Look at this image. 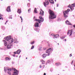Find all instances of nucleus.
<instances>
[{
  "label": "nucleus",
  "instance_id": "f257e3e1",
  "mask_svg": "<svg viewBox=\"0 0 75 75\" xmlns=\"http://www.w3.org/2000/svg\"><path fill=\"white\" fill-rule=\"evenodd\" d=\"M5 39L8 41L9 44L7 45V47H11L13 46V44H11V43H12L14 41V40L13 39H11L10 37H7L5 38Z\"/></svg>",
  "mask_w": 75,
  "mask_h": 75
},
{
  "label": "nucleus",
  "instance_id": "f03ea898",
  "mask_svg": "<svg viewBox=\"0 0 75 75\" xmlns=\"http://www.w3.org/2000/svg\"><path fill=\"white\" fill-rule=\"evenodd\" d=\"M48 13L50 14L49 16V19H54V18H55L57 17V15H55V13L54 11L49 9L48 11Z\"/></svg>",
  "mask_w": 75,
  "mask_h": 75
},
{
  "label": "nucleus",
  "instance_id": "7ed1b4c3",
  "mask_svg": "<svg viewBox=\"0 0 75 75\" xmlns=\"http://www.w3.org/2000/svg\"><path fill=\"white\" fill-rule=\"evenodd\" d=\"M39 18L40 19V20L36 19H35L36 21H38L39 23H41V22H42L43 21H44V19L42 18V16H39Z\"/></svg>",
  "mask_w": 75,
  "mask_h": 75
},
{
  "label": "nucleus",
  "instance_id": "20e7f679",
  "mask_svg": "<svg viewBox=\"0 0 75 75\" xmlns=\"http://www.w3.org/2000/svg\"><path fill=\"white\" fill-rule=\"evenodd\" d=\"M68 7L70 8L71 10H73L74 9V8L75 7V4H71V5H69Z\"/></svg>",
  "mask_w": 75,
  "mask_h": 75
},
{
  "label": "nucleus",
  "instance_id": "39448f33",
  "mask_svg": "<svg viewBox=\"0 0 75 75\" xmlns=\"http://www.w3.org/2000/svg\"><path fill=\"white\" fill-rule=\"evenodd\" d=\"M43 3L45 7H46V6H47V5H48V4H49V2H48V0H45V2H44Z\"/></svg>",
  "mask_w": 75,
  "mask_h": 75
},
{
  "label": "nucleus",
  "instance_id": "423d86ee",
  "mask_svg": "<svg viewBox=\"0 0 75 75\" xmlns=\"http://www.w3.org/2000/svg\"><path fill=\"white\" fill-rule=\"evenodd\" d=\"M14 72L13 74V75H18V71L17 70L14 69Z\"/></svg>",
  "mask_w": 75,
  "mask_h": 75
},
{
  "label": "nucleus",
  "instance_id": "0eeeda50",
  "mask_svg": "<svg viewBox=\"0 0 75 75\" xmlns=\"http://www.w3.org/2000/svg\"><path fill=\"white\" fill-rule=\"evenodd\" d=\"M72 32L73 31L72 30H68L67 32V34L68 35L69 34H70L69 35V36H70L71 35H72Z\"/></svg>",
  "mask_w": 75,
  "mask_h": 75
},
{
  "label": "nucleus",
  "instance_id": "6e6552de",
  "mask_svg": "<svg viewBox=\"0 0 75 75\" xmlns=\"http://www.w3.org/2000/svg\"><path fill=\"white\" fill-rule=\"evenodd\" d=\"M7 70L8 71H7V73L9 74V75H11V72L10 71H11V69L10 68H8L7 69Z\"/></svg>",
  "mask_w": 75,
  "mask_h": 75
},
{
  "label": "nucleus",
  "instance_id": "1a4fd4ad",
  "mask_svg": "<svg viewBox=\"0 0 75 75\" xmlns=\"http://www.w3.org/2000/svg\"><path fill=\"white\" fill-rule=\"evenodd\" d=\"M69 11H70V9H68L67 11L63 12V13H66V14H68V13H69Z\"/></svg>",
  "mask_w": 75,
  "mask_h": 75
},
{
  "label": "nucleus",
  "instance_id": "9d476101",
  "mask_svg": "<svg viewBox=\"0 0 75 75\" xmlns=\"http://www.w3.org/2000/svg\"><path fill=\"white\" fill-rule=\"evenodd\" d=\"M44 12L42 10V9H41L40 11V14L41 16H44Z\"/></svg>",
  "mask_w": 75,
  "mask_h": 75
},
{
  "label": "nucleus",
  "instance_id": "9b49d317",
  "mask_svg": "<svg viewBox=\"0 0 75 75\" xmlns=\"http://www.w3.org/2000/svg\"><path fill=\"white\" fill-rule=\"evenodd\" d=\"M7 11H8V12H10V11H11V9H10V6H9L8 7L7 9Z\"/></svg>",
  "mask_w": 75,
  "mask_h": 75
},
{
  "label": "nucleus",
  "instance_id": "f8f14e48",
  "mask_svg": "<svg viewBox=\"0 0 75 75\" xmlns=\"http://www.w3.org/2000/svg\"><path fill=\"white\" fill-rule=\"evenodd\" d=\"M35 27H39V24L38 22H36L35 23Z\"/></svg>",
  "mask_w": 75,
  "mask_h": 75
},
{
  "label": "nucleus",
  "instance_id": "ddd939ff",
  "mask_svg": "<svg viewBox=\"0 0 75 75\" xmlns=\"http://www.w3.org/2000/svg\"><path fill=\"white\" fill-rule=\"evenodd\" d=\"M3 41L4 42L5 46H7V42L5 40H3Z\"/></svg>",
  "mask_w": 75,
  "mask_h": 75
},
{
  "label": "nucleus",
  "instance_id": "4468645a",
  "mask_svg": "<svg viewBox=\"0 0 75 75\" xmlns=\"http://www.w3.org/2000/svg\"><path fill=\"white\" fill-rule=\"evenodd\" d=\"M49 2L52 4H54V0H49Z\"/></svg>",
  "mask_w": 75,
  "mask_h": 75
},
{
  "label": "nucleus",
  "instance_id": "2eb2a0df",
  "mask_svg": "<svg viewBox=\"0 0 75 75\" xmlns=\"http://www.w3.org/2000/svg\"><path fill=\"white\" fill-rule=\"evenodd\" d=\"M17 13H19V14H20L21 13V9H18V11H17Z\"/></svg>",
  "mask_w": 75,
  "mask_h": 75
},
{
  "label": "nucleus",
  "instance_id": "dca6fc26",
  "mask_svg": "<svg viewBox=\"0 0 75 75\" xmlns=\"http://www.w3.org/2000/svg\"><path fill=\"white\" fill-rule=\"evenodd\" d=\"M59 36V35H54V38H57V37H58Z\"/></svg>",
  "mask_w": 75,
  "mask_h": 75
},
{
  "label": "nucleus",
  "instance_id": "f3484780",
  "mask_svg": "<svg viewBox=\"0 0 75 75\" xmlns=\"http://www.w3.org/2000/svg\"><path fill=\"white\" fill-rule=\"evenodd\" d=\"M55 65H57V66H58L59 65H61V64L60 62L56 63H55Z\"/></svg>",
  "mask_w": 75,
  "mask_h": 75
},
{
  "label": "nucleus",
  "instance_id": "a211bd4d",
  "mask_svg": "<svg viewBox=\"0 0 75 75\" xmlns=\"http://www.w3.org/2000/svg\"><path fill=\"white\" fill-rule=\"evenodd\" d=\"M63 14L64 17H65V18H67V17H68V15H67L66 13H64Z\"/></svg>",
  "mask_w": 75,
  "mask_h": 75
},
{
  "label": "nucleus",
  "instance_id": "6ab92c4d",
  "mask_svg": "<svg viewBox=\"0 0 75 75\" xmlns=\"http://www.w3.org/2000/svg\"><path fill=\"white\" fill-rule=\"evenodd\" d=\"M66 23L67 24H68V25H71V23L70 22H69V21H66Z\"/></svg>",
  "mask_w": 75,
  "mask_h": 75
},
{
  "label": "nucleus",
  "instance_id": "aec40b11",
  "mask_svg": "<svg viewBox=\"0 0 75 75\" xmlns=\"http://www.w3.org/2000/svg\"><path fill=\"white\" fill-rule=\"evenodd\" d=\"M46 52L47 53H48V55H50V52L49 51L48 49L47 50Z\"/></svg>",
  "mask_w": 75,
  "mask_h": 75
},
{
  "label": "nucleus",
  "instance_id": "412c9836",
  "mask_svg": "<svg viewBox=\"0 0 75 75\" xmlns=\"http://www.w3.org/2000/svg\"><path fill=\"white\" fill-rule=\"evenodd\" d=\"M5 59L6 61H10V58L9 57H7L5 58Z\"/></svg>",
  "mask_w": 75,
  "mask_h": 75
},
{
  "label": "nucleus",
  "instance_id": "4be33fe9",
  "mask_svg": "<svg viewBox=\"0 0 75 75\" xmlns=\"http://www.w3.org/2000/svg\"><path fill=\"white\" fill-rule=\"evenodd\" d=\"M47 54H44L43 55H42V57L43 58H45L46 56H47Z\"/></svg>",
  "mask_w": 75,
  "mask_h": 75
},
{
  "label": "nucleus",
  "instance_id": "5701e85b",
  "mask_svg": "<svg viewBox=\"0 0 75 75\" xmlns=\"http://www.w3.org/2000/svg\"><path fill=\"white\" fill-rule=\"evenodd\" d=\"M41 61L42 62V64H45V61H44L43 60H41Z\"/></svg>",
  "mask_w": 75,
  "mask_h": 75
},
{
  "label": "nucleus",
  "instance_id": "b1692460",
  "mask_svg": "<svg viewBox=\"0 0 75 75\" xmlns=\"http://www.w3.org/2000/svg\"><path fill=\"white\" fill-rule=\"evenodd\" d=\"M34 13H37V8H35V10L34 11Z\"/></svg>",
  "mask_w": 75,
  "mask_h": 75
},
{
  "label": "nucleus",
  "instance_id": "393cba45",
  "mask_svg": "<svg viewBox=\"0 0 75 75\" xmlns=\"http://www.w3.org/2000/svg\"><path fill=\"white\" fill-rule=\"evenodd\" d=\"M35 42V41H33L31 42V44H32V45H33V44H34V43Z\"/></svg>",
  "mask_w": 75,
  "mask_h": 75
},
{
  "label": "nucleus",
  "instance_id": "a878e982",
  "mask_svg": "<svg viewBox=\"0 0 75 75\" xmlns=\"http://www.w3.org/2000/svg\"><path fill=\"white\" fill-rule=\"evenodd\" d=\"M20 52H21V51L20 50H18L17 51V54H19L20 53Z\"/></svg>",
  "mask_w": 75,
  "mask_h": 75
},
{
  "label": "nucleus",
  "instance_id": "bb28decb",
  "mask_svg": "<svg viewBox=\"0 0 75 75\" xmlns=\"http://www.w3.org/2000/svg\"><path fill=\"white\" fill-rule=\"evenodd\" d=\"M28 13H30V12H31V8H30L28 9Z\"/></svg>",
  "mask_w": 75,
  "mask_h": 75
},
{
  "label": "nucleus",
  "instance_id": "cd10ccee",
  "mask_svg": "<svg viewBox=\"0 0 75 75\" xmlns=\"http://www.w3.org/2000/svg\"><path fill=\"white\" fill-rule=\"evenodd\" d=\"M48 50H49L50 52H51V51H52V49H51V48H50L48 49Z\"/></svg>",
  "mask_w": 75,
  "mask_h": 75
},
{
  "label": "nucleus",
  "instance_id": "c85d7f7f",
  "mask_svg": "<svg viewBox=\"0 0 75 75\" xmlns=\"http://www.w3.org/2000/svg\"><path fill=\"white\" fill-rule=\"evenodd\" d=\"M20 18L21 20V22H23V18H22V17L21 16H20Z\"/></svg>",
  "mask_w": 75,
  "mask_h": 75
},
{
  "label": "nucleus",
  "instance_id": "c756f323",
  "mask_svg": "<svg viewBox=\"0 0 75 75\" xmlns=\"http://www.w3.org/2000/svg\"><path fill=\"white\" fill-rule=\"evenodd\" d=\"M64 38H65V37H61V39H64Z\"/></svg>",
  "mask_w": 75,
  "mask_h": 75
},
{
  "label": "nucleus",
  "instance_id": "7c9ffc66",
  "mask_svg": "<svg viewBox=\"0 0 75 75\" xmlns=\"http://www.w3.org/2000/svg\"><path fill=\"white\" fill-rule=\"evenodd\" d=\"M9 18L12 19V16H9Z\"/></svg>",
  "mask_w": 75,
  "mask_h": 75
},
{
  "label": "nucleus",
  "instance_id": "2f4dec72",
  "mask_svg": "<svg viewBox=\"0 0 75 75\" xmlns=\"http://www.w3.org/2000/svg\"><path fill=\"white\" fill-rule=\"evenodd\" d=\"M1 19H3V18L2 17L0 16V20H1Z\"/></svg>",
  "mask_w": 75,
  "mask_h": 75
},
{
  "label": "nucleus",
  "instance_id": "473e14b6",
  "mask_svg": "<svg viewBox=\"0 0 75 75\" xmlns=\"http://www.w3.org/2000/svg\"><path fill=\"white\" fill-rule=\"evenodd\" d=\"M14 54H17V52H14Z\"/></svg>",
  "mask_w": 75,
  "mask_h": 75
},
{
  "label": "nucleus",
  "instance_id": "72a5a7b5",
  "mask_svg": "<svg viewBox=\"0 0 75 75\" xmlns=\"http://www.w3.org/2000/svg\"><path fill=\"white\" fill-rule=\"evenodd\" d=\"M73 62H74L73 61H72L71 62V64L72 65V64H73Z\"/></svg>",
  "mask_w": 75,
  "mask_h": 75
},
{
  "label": "nucleus",
  "instance_id": "f704fd0d",
  "mask_svg": "<svg viewBox=\"0 0 75 75\" xmlns=\"http://www.w3.org/2000/svg\"><path fill=\"white\" fill-rule=\"evenodd\" d=\"M7 49H10V48H11V47H7Z\"/></svg>",
  "mask_w": 75,
  "mask_h": 75
},
{
  "label": "nucleus",
  "instance_id": "c9c22d12",
  "mask_svg": "<svg viewBox=\"0 0 75 75\" xmlns=\"http://www.w3.org/2000/svg\"><path fill=\"white\" fill-rule=\"evenodd\" d=\"M72 54H70V57H72Z\"/></svg>",
  "mask_w": 75,
  "mask_h": 75
},
{
  "label": "nucleus",
  "instance_id": "e433bc0d",
  "mask_svg": "<svg viewBox=\"0 0 75 75\" xmlns=\"http://www.w3.org/2000/svg\"><path fill=\"white\" fill-rule=\"evenodd\" d=\"M64 41H67V40L66 39H65L64 40Z\"/></svg>",
  "mask_w": 75,
  "mask_h": 75
},
{
  "label": "nucleus",
  "instance_id": "4c0bfd02",
  "mask_svg": "<svg viewBox=\"0 0 75 75\" xmlns=\"http://www.w3.org/2000/svg\"><path fill=\"white\" fill-rule=\"evenodd\" d=\"M40 68H41V67H42V66H41V65H40Z\"/></svg>",
  "mask_w": 75,
  "mask_h": 75
},
{
  "label": "nucleus",
  "instance_id": "58836bf2",
  "mask_svg": "<svg viewBox=\"0 0 75 75\" xmlns=\"http://www.w3.org/2000/svg\"><path fill=\"white\" fill-rule=\"evenodd\" d=\"M43 75H46V74L45 73H44V74H43Z\"/></svg>",
  "mask_w": 75,
  "mask_h": 75
},
{
  "label": "nucleus",
  "instance_id": "ea45409f",
  "mask_svg": "<svg viewBox=\"0 0 75 75\" xmlns=\"http://www.w3.org/2000/svg\"><path fill=\"white\" fill-rule=\"evenodd\" d=\"M7 22H8V21H6V23H5V24H6V23H7Z\"/></svg>",
  "mask_w": 75,
  "mask_h": 75
},
{
  "label": "nucleus",
  "instance_id": "a19ab883",
  "mask_svg": "<svg viewBox=\"0 0 75 75\" xmlns=\"http://www.w3.org/2000/svg\"><path fill=\"white\" fill-rule=\"evenodd\" d=\"M33 48H34V47H32L31 48V50H32V49H33Z\"/></svg>",
  "mask_w": 75,
  "mask_h": 75
},
{
  "label": "nucleus",
  "instance_id": "79ce46f5",
  "mask_svg": "<svg viewBox=\"0 0 75 75\" xmlns=\"http://www.w3.org/2000/svg\"><path fill=\"white\" fill-rule=\"evenodd\" d=\"M13 57H15V54L13 55Z\"/></svg>",
  "mask_w": 75,
  "mask_h": 75
},
{
  "label": "nucleus",
  "instance_id": "37998d69",
  "mask_svg": "<svg viewBox=\"0 0 75 75\" xmlns=\"http://www.w3.org/2000/svg\"><path fill=\"white\" fill-rule=\"evenodd\" d=\"M32 47H34V46L33 45Z\"/></svg>",
  "mask_w": 75,
  "mask_h": 75
},
{
  "label": "nucleus",
  "instance_id": "c03bdc74",
  "mask_svg": "<svg viewBox=\"0 0 75 75\" xmlns=\"http://www.w3.org/2000/svg\"><path fill=\"white\" fill-rule=\"evenodd\" d=\"M45 67V65H43V67Z\"/></svg>",
  "mask_w": 75,
  "mask_h": 75
},
{
  "label": "nucleus",
  "instance_id": "a18cd8bd",
  "mask_svg": "<svg viewBox=\"0 0 75 75\" xmlns=\"http://www.w3.org/2000/svg\"><path fill=\"white\" fill-rule=\"evenodd\" d=\"M5 70V71L6 72V70L5 69H4Z\"/></svg>",
  "mask_w": 75,
  "mask_h": 75
},
{
  "label": "nucleus",
  "instance_id": "49530a36",
  "mask_svg": "<svg viewBox=\"0 0 75 75\" xmlns=\"http://www.w3.org/2000/svg\"><path fill=\"white\" fill-rule=\"evenodd\" d=\"M57 7H58V5H57Z\"/></svg>",
  "mask_w": 75,
  "mask_h": 75
},
{
  "label": "nucleus",
  "instance_id": "de8ad7c7",
  "mask_svg": "<svg viewBox=\"0 0 75 75\" xmlns=\"http://www.w3.org/2000/svg\"><path fill=\"white\" fill-rule=\"evenodd\" d=\"M54 35V34H52L51 35Z\"/></svg>",
  "mask_w": 75,
  "mask_h": 75
},
{
  "label": "nucleus",
  "instance_id": "09e8293b",
  "mask_svg": "<svg viewBox=\"0 0 75 75\" xmlns=\"http://www.w3.org/2000/svg\"><path fill=\"white\" fill-rule=\"evenodd\" d=\"M56 2V0H54Z\"/></svg>",
  "mask_w": 75,
  "mask_h": 75
},
{
  "label": "nucleus",
  "instance_id": "8fccbe9b",
  "mask_svg": "<svg viewBox=\"0 0 75 75\" xmlns=\"http://www.w3.org/2000/svg\"><path fill=\"white\" fill-rule=\"evenodd\" d=\"M34 18H35V17H34Z\"/></svg>",
  "mask_w": 75,
  "mask_h": 75
},
{
  "label": "nucleus",
  "instance_id": "3c124183",
  "mask_svg": "<svg viewBox=\"0 0 75 75\" xmlns=\"http://www.w3.org/2000/svg\"><path fill=\"white\" fill-rule=\"evenodd\" d=\"M26 59H27V57H26Z\"/></svg>",
  "mask_w": 75,
  "mask_h": 75
},
{
  "label": "nucleus",
  "instance_id": "603ef678",
  "mask_svg": "<svg viewBox=\"0 0 75 75\" xmlns=\"http://www.w3.org/2000/svg\"><path fill=\"white\" fill-rule=\"evenodd\" d=\"M1 0V1H3V0Z\"/></svg>",
  "mask_w": 75,
  "mask_h": 75
},
{
  "label": "nucleus",
  "instance_id": "864d4df0",
  "mask_svg": "<svg viewBox=\"0 0 75 75\" xmlns=\"http://www.w3.org/2000/svg\"><path fill=\"white\" fill-rule=\"evenodd\" d=\"M58 45H59V43H58Z\"/></svg>",
  "mask_w": 75,
  "mask_h": 75
},
{
  "label": "nucleus",
  "instance_id": "5fc2aeb1",
  "mask_svg": "<svg viewBox=\"0 0 75 75\" xmlns=\"http://www.w3.org/2000/svg\"><path fill=\"white\" fill-rule=\"evenodd\" d=\"M45 50V49H44Z\"/></svg>",
  "mask_w": 75,
  "mask_h": 75
},
{
  "label": "nucleus",
  "instance_id": "6e6d98bb",
  "mask_svg": "<svg viewBox=\"0 0 75 75\" xmlns=\"http://www.w3.org/2000/svg\"><path fill=\"white\" fill-rule=\"evenodd\" d=\"M28 7H29V6H28Z\"/></svg>",
  "mask_w": 75,
  "mask_h": 75
}]
</instances>
